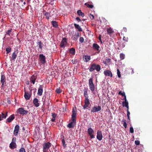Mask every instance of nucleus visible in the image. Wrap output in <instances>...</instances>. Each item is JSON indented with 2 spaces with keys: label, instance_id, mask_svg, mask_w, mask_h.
<instances>
[{
  "label": "nucleus",
  "instance_id": "obj_1",
  "mask_svg": "<svg viewBox=\"0 0 152 152\" xmlns=\"http://www.w3.org/2000/svg\"><path fill=\"white\" fill-rule=\"evenodd\" d=\"M72 121L70 122L67 125V127L69 128H72L74 127V125L72 123L75 122L76 121V116L77 114L76 110H75L74 109L72 111Z\"/></svg>",
  "mask_w": 152,
  "mask_h": 152
},
{
  "label": "nucleus",
  "instance_id": "obj_2",
  "mask_svg": "<svg viewBox=\"0 0 152 152\" xmlns=\"http://www.w3.org/2000/svg\"><path fill=\"white\" fill-rule=\"evenodd\" d=\"M101 69V67L99 64L95 63H93L90 66L89 71L92 72L96 70L97 72H99Z\"/></svg>",
  "mask_w": 152,
  "mask_h": 152
},
{
  "label": "nucleus",
  "instance_id": "obj_3",
  "mask_svg": "<svg viewBox=\"0 0 152 152\" xmlns=\"http://www.w3.org/2000/svg\"><path fill=\"white\" fill-rule=\"evenodd\" d=\"M51 145L49 142L44 143L43 145V151L48 152V149L51 146Z\"/></svg>",
  "mask_w": 152,
  "mask_h": 152
},
{
  "label": "nucleus",
  "instance_id": "obj_4",
  "mask_svg": "<svg viewBox=\"0 0 152 152\" xmlns=\"http://www.w3.org/2000/svg\"><path fill=\"white\" fill-rule=\"evenodd\" d=\"M89 85L90 90L93 92L95 89V86L93 83V79L92 78H91L89 80Z\"/></svg>",
  "mask_w": 152,
  "mask_h": 152
},
{
  "label": "nucleus",
  "instance_id": "obj_5",
  "mask_svg": "<svg viewBox=\"0 0 152 152\" xmlns=\"http://www.w3.org/2000/svg\"><path fill=\"white\" fill-rule=\"evenodd\" d=\"M39 60L41 63L45 64L46 62L45 56L42 54H40L39 55Z\"/></svg>",
  "mask_w": 152,
  "mask_h": 152
},
{
  "label": "nucleus",
  "instance_id": "obj_6",
  "mask_svg": "<svg viewBox=\"0 0 152 152\" xmlns=\"http://www.w3.org/2000/svg\"><path fill=\"white\" fill-rule=\"evenodd\" d=\"M18 113L20 115H26L28 114V111L24 110V108H20L18 110Z\"/></svg>",
  "mask_w": 152,
  "mask_h": 152
},
{
  "label": "nucleus",
  "instance_id": "obj_7",
  "mask_svg": "<svg viewBox=\"0 0 152 152\" xmlns=\"http://www.w3.org/2000/svg\"><path fill=\"white\" fill-rule=\"evenodd\" d=\"M101 107L98 106L97 107L94 106L92 107L91 112H96L99 111L101 110Z\"/></svg>",
  "mask_w": 152,
  "mask_h": 152
},
{
  "label": "nucleus",
  "instance_id": "obj_8",
  "mask_svg": "<svg viewBox=\"0 0 152 152\" xmlns=\"http://www.w3.org/2000/svg\"><path fill=\"white\" fill-rule=\"evenodd\" d=\"M67 44V39L66 38H63L61 42L60 46L62 48H64Z\"/></svg>",
  "mask_w": 152,
  "mask_h": 152
},
{
  "label": "nucleus",
  "instance_id": "obj_9",
  "mask_svg": "<svg viewBox=\"0 0 152 152\" xmlns=\"http://www.w3.org/2000/svg\"><path fill=\"white\" fill-rule=\"evenodd\" d=\"M103 136L102 132L101 131L98 130L97 133L96 137L99 140H101L102 139Z\"/></svg>",
  "mask_w": 152,
  "mask_h": 152
},
{
  "label": "nucleus",
  "instance_id": "obj_10",
  "mask_svg": "<svg viewBox=\"0 0 152 152\" xmlns=\"http://www.w3.org/2000/svg\"><path fill=\"white\" fill-rule=\"evenodd\" d=\"M6 81L5 77L4 75L1 74V81L2 84L1 87H4V83Z\"/></svg>",
  "mask_w": 152,
  "mask_h": 152
},
{
  "label": "nucleus",
  "instance_id": "obj_11",
  "mask_svg": "<svg viewBox=\"0 0 152 152\" xmlns=\"http://www.w3.org/2000/svg\"><path fill=\"white\" fill-rule=\"evenodd\" d=\"M85 104L83 106V107L84 109L86 108L87 107H88L89 104H90V102H89V100L88 99H85Z\"/></svg>",
  "mask_w": 152,
  "mask_h": 152
},
{
  "label": "nucleus",
  "instance_id": "obj_12",
  "mask_svg": "<svg viewBox=\"0 0 152 152\" xmlns=\"http://www.w3.org/2000/svg\"><path fill=\"white\" fill-rule=\"evenodd\" d=\"M44 86L42 85H40L39 88L38 89L37 94L41 96L42 95L43 92V89Z\"/></svg>",
  "mask_w": 152,
  "mask_h": 152
},
{
  "label": "nucleus",
  "instance_id": "obj_13",
  "mask_svg": "<svg viewBox=\"0 0 152 152\" xmlns=\"http://www.w3.org/2000/svg\"><path fill=\"white\" fill-rule=\"evenodd\" d=\"M19 126L18 125H16L15 126L13 133L14 134L15 136H17L18 135V134L19 131Z\"/></svg>",
  "mask_w": 152,
  "mask_h": 152
},
{
  "label": "nucleus",
  "instance_id": "obj_14",
  "mask_svg": "<svg viewBox=\"0 0 152 152\" xmlns=\"http://www.w3.org/2000/svg\"><path fill=\"white\" fill-rule=\"evenodd\" d=\"M93 48L99 52L100 51V48L99 46L96 43H94L93 45Z\"/></svg>",
  "mask_w": 152,
  "mask_h": 152
},
{
  "label": "nucleus",
  "instance_id": "obj_15",
  "mask_svg": "<svg viewBox=\"0 0 152 152\" xmlns=\"http://www.w3.org/2000/svg\"><path fill=\"white\" fill-rule=\"evenodd\" d=\"M37 79V76L36 75H33L30 78V80L31 83L33 84H34L36 80Z\"/></svg>",
  "mask_w": 152,
  "mask_h": 152
},
{
  "label": "nucleus",
  "instance_id": "obj_16",
  "mask_svg": "<svg viewBox=\"0 0 152 152\" xmlns=\"http://www.w3.org/2000/svg\"><path fill=\"white\" fill-rule=\"evenodd\" d=\"M7 112H6L5 113H2L0 114V121L3 119L5 118L7 115Z\"/></svg>",
  "mask_w": 152,
  "mask_h": 152
},
{
  "label": "nucleus",
  "instance_id": "obj_17",
  "mask_svg": "<svg viewBox=\"0 0 152 152\" xmlns=\"http://www.w3.org/2000/svg\"><path fill=\"white\" fill-rule=\"evenodd\" d=\"M31 93L30 94L28 92H26V91H25L24 96L25 99L26 100H27L30 99L31 96Z\"/></svg>",
  "mask_w": 152,
  "mask_h": 152
},
{
  "label": "nucleus",
  "instance_id": "obj_18",
  "mask_svg": "<svg viewBox=\"0 0 152 152\" xmlns=\"http://www.w3.org/2000/svg\"><path fill=\"white\" fill-rule=\"evenodd\" d=\"M104 75L106 76H108L111 77H112L113 76V75L111 72L109 70L104 71Z\"/></svg>",
  "mask_w": 152,
  "mask_h": 152
},
{
  "label": "nucleus",
  "instance_id": "obj_19",
  "mask_svg": "<svg viewBox=\"0 0 152 152\" xmlns=\"http://www.w3.org/2000/svg\"><path fill=\"white\" fill-rule=\"evenodd\" d=\"M33 102L35 107H37L39 105L38 99L36 98H34L33 100Z\"/></svg>",
  "mask_w": 152,
  "mask_h": 152
},
{
  "label": "nucleus",
  "instance_id": "obj_20",
  "mask_svg": "<svg viewBox=\"0 0 152 152\" xmlns=\"http://www.w3.org/2000/svg\"><path fill=\"white\" fill-rule=\"evenodd\" d=\"M15 118L14 115L12 114L7 118L6 120L7 122L10 123L12 121V120Z\"/></svg>",
  "mask_w": 152,
  "mask_h": 152
},
{
  "label": "nucleus",
  "instance_id": "obj_21",
  "mask_svg": "<svg viewBox=\"0 0 152 152\" xmlns=\"http://www.w3.org/2000/svg\"><path fill=\"white\" fill-rule=\"evenodd\" d=\"M18 53V51H14L12 54V58L11 59V60H14L16 59L17 57V54Z\"/></svg>",
  "mask_w": 152,
  "mask_h": 152
},
{
  "label": "nucleus",
  "instance_id": "obj_22",
  "mask_svg": "<svg viewBox=\"0 0 152 152\" xmlns=\"http://www.w3.org/2000/svg\"><path fill=\"white\" fill-rule=\"evenodd\" d=\"M84 61L87 62H88L91 59V57L90 56L85 55L83 57Z\"/></svg>",
  "mask_w": 152,
  "mask_h": 152
},
{
  "label": "nucleus",
  "instance_id": "obj_23",
  "mask_svg": "<svg viewBox=\"0 0 152 152\" xmlns=\"http://www.w3.org/2000/svg\"><path fill=\"white\" fill-rule=\"evenodd\" d=\"M79 33L78 32L76 33L72 37V39L74 40L75 41H76L78 39V38L79 37Z\"/></svg>",
  "mask_w": 152,
  "mask_h": 152
},
{
  "label": "nucleus",
  "instance_id": "obj_24",
  "mask_svg": "<svg viewBox=\"0 0 152 152\" xmlns=\"http://www.w3.org/2000/svg\"><path fill=\"white\" fill-rule=\"evenodd\" d=\"M52 26L53 27L55 28H57L58 27V25L57 22L56 21L53 20L51 22Z\"/></svg>",
  "mask_w": 152,
  "mask_h": 152
},
{
  "label": "nucleus",
  "instance_id": "obj_25",
  "mask_svg": "<svg viewBox=\"0 0 152 152\" xmlns=\"http://www.w3.org/2000/svg\"><path fill=\"white\" fill-rule=\"evenodd\" d=\"M74 25L76 29H78L79 31H83L82 28L80 26L78 25L76 23H74Z\"/></svg>",
  "mask_w": 152,
  "mask_h": 152
},
{
  "label": "nucleus",
  "instance_id": "obj_26",
  "mask_svg": "<svg viewBox=\"0 0 152 152\" xmlns=\"http://www.w3.org/2000/svg\"><path fill=\"white\" fill-rule=\"evenodd\" d=\"M10 148L12 149H14L16 148L17 145L15 143L11 142L10 145Z\"/></svg>",
  "mask_w": 152,
  "mask_h": 152
},
{
  "label": "nucleus",
  "instance_id": "obj_27",
  "mask_svg": "<svg viewBox=\"0 0 152 152\" xmlns=\"http://www.w3.org/2000/svg\"><path fill=\"white\" fill-rule=\"evenodd\" d=\"M44 16L45 17V18L48 20L49 19V17L51 16H50V13L48 12H45V13L43 14Z\"/></svg>",
  "mask_w": 152,
  "mask_h": 152
},
{
  "label": "nucleus",
  "instance_id": "obj_28",
  "mask_svg": "<svg viewBox=\"0 0 152 152\" xmlns=\"http://www.w3.org/2000/svg\"><path fill=\"white\" fill-rule=\"evenodd\" d=\"M94 133V131L91 128H89L88 129V133L89 135L93 134Z\"/></svg>",
  "mask_w": 152,
  "mask_h": 152
},
{
  "label": "nucleus",
  "instance_id": "obj_29",
  "mask_svg": "<svg viewBox=\"0 0 152 152\" xmlns=\"http://www.w3.org/2000/svg\"><path fill=\"white\" fill-rule=\"evenodd\" d=\"M107 31L108 34L110 35L114 32V31L113 30V29L110 28H107Z\"/></svg>",
  "mask_w": 152,
  "mask_h": 152
},
{
  "label": "nucleus",
  "instance_id": "obj_30",
  "mask_svg": "<svg viewBox=\"0 0 152 152\" xmlns=\"http://www.w3.org/2000/svg\"><path fill=\"white\" fill-rule=\"evenodd\" d=\"M77 14L79 16H81L83 17L85 15L82 12L81 10H78L77 11Z\"/></svg>",
  "mask_w": 152,
  "mask_h": 152
},
{
  "label": "nucleus",
  "instance_id": "obj_31",
  "mask_svg": "<svg viewBox=\"0 0 152 152\" xmlns=\"http://www.w3.org/2000/svg\"><path fill=\"white\" fill-rule=\"evenodd\" d=\"M37 44L39 45V48L41 50L42 49V43L41 41L38 40L37 41Z\"/></svg>",
  "mask_w": 152,
  "mask_h": 152
},
{
  "label": "nucleus",
  "instance_id": "obj_32",
  "mask_svg": "<svg viewBox=\"0 0 152 152\" xmlns=\"http://www.w3.org/2000/svg\"><path fill=\"white\" fill-rule=\"evenodd\" d=\"M69 53L72 55H74L75 53V49L73 48H72L69 50Z\"/></svg>",
  "mask_w": 152,
  "mask_h": 152
},
{
  "label": "nucleus",
  "instance_id": "obj_33",
  "mask_svg": "<svg viewBox=\"0 0 152 152\" xmlns=\"http://www.w3.org/2000/svg\"><path fill=\"white\" fill-rule=\"evenodd\" d=\"M122 106L123 107H126L129 104L128 102V101H124L122 102Z\"/></svg>",
  "mask_w": 152,
  "mask_h": 152
},
{
  "label": "nucleus",
  "instance_id": "obj_34",
  "mask_svg": "<svg viewBox=\"0 0 152 152\" xmlns=\"http://www.w3.org/2000/svg\"><path fill=\"white\" fill-rule=\"evenodd\" d=\"M84 96L85 97V99H88V96L87 93V90L85 89L84 91Z\"/></svg>",
  "mask_w": 152,
  "mask_h": 152
},
{
  "label": "nucleus",
  "instance_id": "obj_35",
  "mask_svg": "<svg viewBox=\"0 0 152 152\" xmlns=\"http://www.w3.org/2000/svg\"><path fill=\"white\" fill-rule=\"evenodd\" d=\"M85 5L86 6L88 7V8H92L94 6L93 5H91V4H88L87 3H86L85 4Z\"/></svg>",
  "mask_w": 152,
  "mask_h": 152
},
{
  "label": "nucleus",
  "instance_id": "obj_36",
  "mask_svg": "<svg viewBox=\"0 0 152 152\" xmlns=\"http://www.w3.org/2000/svg\"><path fill=\"white\" fill-rule=\"evenodd\" d=\"M11 50V48L10 47H9L8 48H7L6 49V50L7 52V53L8 54L9 53H10Z\"/></svg>",
  "mask_w": 152,
  "mask_h": 152
},
{
  "label": "nucleus",
  "instance_id": "obj_37",
  "mask_svg": "<svg viewBox=\"0 0 152 152\" xmlns=\"http://www.w3.org/2000/svg\"><path fill=\"white\" fill-rule=\"evenodd\" d=\"M122 122H124L123 123V126L125 128H127V124L126 123V121L125 120L123 119Z\"/></svg>",
  "mask_w": 152,
  "mask_h": 152
},
{
  "label": "nucleus",
  "instance_id": "obj_38",
  "mask_svg": "<svg viewBox=\"0 0 152 152\" xmlns=\"http://www.w3.org/2000/svg\"><path fill=\"white\" fill-rule=\"evenodd\" d=\"M120 58L121 60H123L124 59L125 56L124 54L122 53H120Z\"/></svg>",
  "mask_w": 152,
  "mask_h": 152
},
{
  "label": "nucleus",
  "instance_id": "obj_39",
  "mask_svg": "<svg viewBox=\"0 0 152 152\" xmlns=\"http://www.w3.org/2000/svg\"><path fill=\"white\" fill-rule=\"evenodd\" d=\"M12 30V29H11L10 30H8L6 32V34L10 36V34Z\"/></svg>",
  "mask_w": 152,
  "mask_h": 152
},
{
  "label": "nucleus",
  "instance_id": "obj_40",
  "mask_svg": "<svg viewBox=\"0 0 152 152\" xmlns=\"http://www.w3.org/2000/svg\"><path fill=\"white\" fill-rule=\"evenodd\" d=\"M62 142L63 144V146L65 147L66 146V144H65V141L64 139H62Z\"/></svg>",
  "mask_w": 152,
  "mask_h": 152
},
{
  "label": "nucleus",
  "instance_id": "obj_41",
  "mask_svg": "<svg viewBox=\"0 0 152 152\" xmlns=\"http://www.w3.org/2000/svg\"><path fill=\"white\" fill-rule=\"evenodd\" d=\"M19 152H26L25 150L23 148H21L19 150Z\"/></svg>",
  "mask_w": 152,
  "mask_h": 152
},
{
  "label": "nucleus",
  "instance_id": "obj_42",
  "mask_svg": "<svg viewBox=\"0 0 152 152\" xmlns=\"http://www.w3.org/2000/svg\"><path fill=\"white\" fill-rule=\"evenodd\" d=\"M129 132L131 133H134V129L132 127L130 128Z\"/></svg>",
  "mask_w": 152,
  "mask_h": 152
},
{
  "label": "nucleus",
  "instance_id": "obj_43",
  "mask_svg": "<svg viewBox=\"0 0 152 152\" xmlns=\"http://www.w3.org/2000/svg\"><path fill=\"white\" fill-rule=\"evenodd\" d=\"M79 41L81 43L83 42L84 41V38L82 37H80L79 39Z\"/></svg>",
  "mask_w": 152,
  "mask_h": 152
},
{
  "label": "nucleus",
  "instance_id": "obj_44",
  "mask_svg": "<svg viewBox=\"0 0 152 152\" xmlns=\"http://www.w3.org/2000/svg\"><path fill=\"white\" fill-rule=\"evenodd\" d=\"M56 92L58 94H59L61 92V90L60 88H57L56 90Z\"/></svg>",
  "mask_w": 152,
  "mask_h": 152
},
{
  "label": "nucleus",
  "instance_id": "obj_45",
  "mask_svg": "<svg viewBox=\"0 0 152 152\" xmlns=\"http://www.w3.org/2000/svg\"><path fill=\"white\" fill-rule=\"evenodd\" d=\"M118 94L119 95H121L123 96H125V93L124 92L123 93H122L121 91H119Z\"/></svg>",
  "mask_w": 152,
  "mask_h": 152
},
{
  "label": "nucleus",
  "instance_id": "obj_46",
  "mask_svg": "<svg viewBox=\"0 0 152 152\" xmlns=\"http://www.w3.org/2000/svg\"><path fill=\"white\" fill-rule=\"evenodd\" d=\"M117 75L119 77H121L120 72L118 69L117 70Z\"/></svg>",
  "mask_w": 152,
  "mask_h": 152
},
{
  "label": "nucleus",
  "instance_id": "obj_47",
  "mask_svg": "<svg viewBox=\"0 0 152 152\" xmlns=\"http://www.w3.org/2000/svg\"><path fill=\"white\" fill-rule=\"evenodd\" d=\"M52 116L53 117V118H55L57 116V114L54 113H52Z\"/></svg>",
  "mask_w": 152,
  "mask_h": 152
},
{
  "label": "nucleus",
  "instance_id": "obj_48",
  "mask_svg": "<svg viewBox=\"0 0 152 152\" xmlns=\"http://www.w3.org/2000/svg\"><path fill=\"white\" fill-rule=\"evenodd\" d=\"M134 142L135 144L136 145H139L140 144V142L139 140H135Z\"/></svg>",
  "mask_w": 152,
  "mask_h": 152
},
{
  "label": "nucleus",
  "instance_id": "obj_49",
  "mask_svg": "<svg viewBox=\"0 0 152 152\" xmlns=\"http://www.w3.org/2000/svg\"><path fill=\"white\" fill-rule=\"evenodd\" d=\"M126 43L125 42H123L122 44L121 45V47L122 48H124L125 46Z\"/></svg>",
  "mask_w": 152,
  "mask_h": 152
},
{
  "label": "nucleus",
  "instance_id": "obj_50",
  "mask_svg": "<svg viewBox=\"0 0 152 152\" xmlns=\"http://www.w3.org/2000/svg\"><path fill=\"white\" fill-rule=\"evenodd\" d=\"M128 37H124L123 38V40L124 41H125L126 42H127L128 41Z\"/></svg>",
  "mask_w": 152,
  "mask_h": 152
},
{
  "label": "nucleus",
  "instance_id": "obj_51",
  "mask_svg": "<svg viewBox=\"0 0 152 152\" xmlns=\"http://www.w3.org/2000/svg\"><path fill=\"white\" fill-rule=\"evenodd\" d=\"M16 140V139L15 137H13L12 139V142L15 143Z\"/></svg>",
  "mask_w": 152,
  "mask_h": 152
},
{
  "label": "nucleus",
  "instance_id": "obj_52",
  "mask_svg": "<svg viewBox=\"0 0 152 152\" xmlns=\"http://www.w3.org/2000/svg\"><path fill=\"white\" fill-rule=\"evenodd\" d=\"M98 39L100 41V42H101V43H102V41L101 40V35H99V37H98Z\"/></svg>",
  "mask_w": 152,
  "mask_h": 152
},
{
  "label": "nucleus",
  "instance_id": "obj_53",
  "mask_svg": "<svg viewBox=\"0 0 152 152\" xmlns=\"http://www.w3.org/2000/svg\"><path fill=\"white\" fill-rule=\"evenodd\" d=\"M124 96V98L123 99V100H124V101H127L126 99V96L125 95V96Z\"/></svg>",
  "mask_w": 152,
  "mask_h": 152
},
{
  "label": "nucleus",
  "instance_id": "obj_54",
  "mask_svg": "<svg viewBox=\"0 0 152 152\" xmlns=\"http://www.w3.org/2000/svg\"><path fill=\"white\" fill-rule=\"evenodd\" d=\"M76 19L78 22H80L81 21L79 17H77L76 18Z\"/></svg>",
  "mask_w": 152,
  "mask_h": 152
},
{
  "label": "nucleus",
  "instance_id": "obj_55",
  "mask_svg": "<svg viewBox=\"0 0 152 152\" xmlns=\"http://www.w3.org/2000/svg\"><path fill=\"white\" fill-rule=\"evenodd\" d=\"M127 116H129L130 115V113L129 110H127Z\"/></svg>",
  "mask_w": 152,
  "mask_h": 152
},
{
  "label": "nucleus",
  "instance_id": "obj_56",
  "mask_svg": "<svg viewBox=\"0 0 152 152\" xmlns=\"http://www.w3.org/2000/svg\"><path fill=\"white\" fill-rule=\"evenodd\" d=\"M89 135L90 136V137H91V138L92 139V138H94L95 137V136H94L92 134H91V135Z\"/></svg>",
  "mask_w": 152,
  "mask_h": 152
},
{
  "label": "nucleus",
  "instance_id": "obj_57",
  "mask_svg": "<svg viewBox=\"0 0 152 152\" xmlns=\"http://www.w3.org/2000/svg\"><path fill=\"white\" fill-rule=\"evenodd\" d=\"M90 15L92 17V18H91V20H93L94 18V16L93 15L91 14H90Z\"/></svg>",
  "mask_w": 152,
  "mask_h": 152
},
{
  "label": "nucleus",
  "instance_id": "obj_58",
  "mask_svg": "<svg viewBox=\"0 0 152 152\" xmlns=\"http://www.w3.org/2000/svg\"><path fill=\"white\" fill-rule=\"evenodd\" d=\"M55 120L56 119L55 118H53L52 119H51V121L52 122H55Z\"/></svg>",
  "mask_w": 152,
  "mask_h": 152
},
{
  "label": "nucleus",
  "instance_id": "obj_59",
  "mask_svg": "<svg viewBox=\"0 0 152 152\" xmlns=\"http://www.w3.org/2000/svg\"><path fill=\"white\" fill-rule=\"evenodd\" d=\"M131 70H132V72H131L132 74L134 73V71L133 69H132V68H131Z\"/></svg>",
  "mask_w": 152,
  "mask_h": 152
},
{
  "label": "nucleus",
  "instance_id": "obj_60",
  "mask_svg": "<svg viewBox=\"0 0 152 152\" xmlns=\"http://www.w3.org/2000/svg\"><path fill=\"white\" fill-rule=\"evenodd\" d=\"M123 29L125 31H126L127 30L126 28H123Z\"/></svg>",
  "mask_w": 152,
  "mask_h": 152
},
{
  "label": "nucleus",
  "instance_id": "obj_61",
  "mask_svg": "<svg viewBox=\"0 0 152 152\" xmlns=\"http://www.w3.org/2000/svg\"><path fill=\"white\" fill-rule=\"evenodd\" d=\"M126 107L127 109V110H129V105H128V106Z\"/></svg>",
  "mask_w": 152,
  "mask_h": 152
},
{
  "label": "nucleus",
  "instance_id": "obj_62",
  "mask_svg": "<svg viewBox=\"0 0 152 152\" xmlns=\"http://www.w3.org/2000/svg\"><path fill=\"white\" fill-rule=\"evenodd\" d=\"M127 117L128 118V119L130 120V117H129V116H127Z\"/></svg>",
  "mask_w": 152,
  "mask_h": 152
},
{
  "label": "nucleus",
  "instance_id": "obj_63",
  "mask_svg": "<svg viewBox=\"0 0 152 152\" xmlns=\"http://www.w3.org/2000/svg\"><path fill=\"white\" fill-rule=\"evenodd\" d=\"M8 103H9V104H10V101L9 100L8 101Z\"/></svg>",
  "mask_w": 152,
  "mask_h": 152
},
{
  "label": "nucleus",
  "instance_id": "obj_64",
  "mask_svg": "<svg viewBox=\"0 0 152 152\" xmlns=\"http://www.w3.org/2000/svg\"><path fill=\"white\" fill-rule=\"evenodd\" d=\"M27 0L28 2L30 1H31V0Z\"/></svg>",
  "mask_w": 152,
  "mask_h": 152
}]
</instances>
